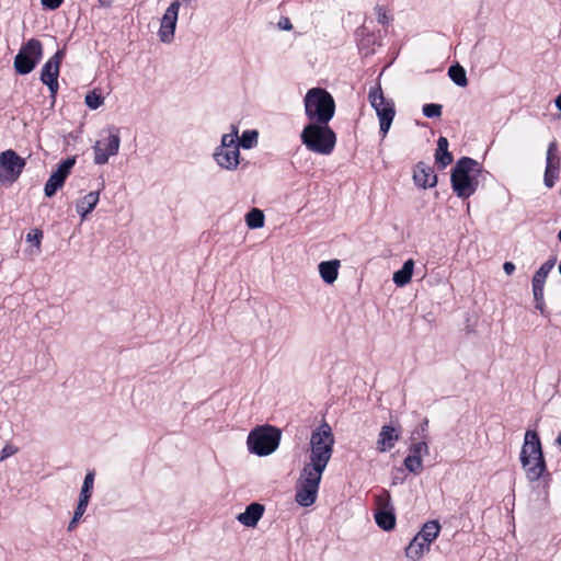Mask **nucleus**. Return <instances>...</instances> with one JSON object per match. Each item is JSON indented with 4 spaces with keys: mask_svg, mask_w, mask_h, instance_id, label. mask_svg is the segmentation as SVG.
<instances>
[{
    "mask_svg": "<svg viewBox=\"0 0 561 561\" xmlns=\"http://www.w3.org/2000/svg\"><path fill=\"white\" fill-rule=\"evenodd\" d=\"M439 531V523L437 520H430L423 525L416 536L423 540V542H427V545L431 546V543L438 537Z\"/></svg>",
    "mask_w": 561,
    "mask_h": 561,
    "instance_id": "nucleus-25",
    "label": "nucleus"
},
{
    "mask_svg": "<svg viewBox=\"0 0 561 561\" xmlns=\"http://www.w3.org/2000/svg\"><path fill=\"white\" fill-rule=\"evenodd\" d=\"M179 14V3L172 2L165 10L159 30L160 39L169 43L173 39Z\"/></svg>",
    "mask_w": 561,
    "mask_h": 561,
    "instance_id": "nucleus-16",
    "label": "nucleus"
},
{
    "mask_svg": "<svg viewBox=\"0 0 561 561\" xmlns=\"http://www.w3.org/2000/svg\"><path fill=\"white\" fill-rule=\"evenodd\" d=\"M334 443L331 426L325 422L322 423L311 434L309 461L302 469L322 474L332 457Z\"/></svg>",
    "mask_w": 561,
    "mask_h": 561,
    "instance_id": "nucleus-1",
    "label": "nucleus"
},
{
    "mask_svg": "<svg viewBox=\"0 0 561 561\" xmlns=\"http://www.w3.org/2000/svg\"><path fill=\"white\" fill-rule=\"evenodd\" d=\"M305 113L310 123L329 124L335 113L333 96L322 88L310 89L305 96Z\"/></svg>",
    "mask_w": 561,
    "mask_h": 561,
    "instance_id": "nucleus-4",
    "label": "nucleus"
},
{
    "mask_svg": "<svg viewBox=\"0 0 561 561\" xmlns=\"http://www.w3.org/2000/svg\"><path fill=\"white\" fill-rule=\"evenodd\" d=\"M99 202V193L90 192L83 196L77 203V211L81 216V219H85L87 215L90 214Z\"/></svg>",
    "mask_w": 561,
    "mask_h": 561,
    "instance_id": "nucleus-24",
    "label": "nucleus"
},
{
    "mask_svg": "<svg viewBox=\"0 0 561 561\" xmlns=\"http://www.w3.org/2000/svg\"><path fill=\"white\" fill-rule=\"evenodd\" d=\"M75 163L76 160L73 158H68L58 165L55 172L51 173L44 187V192L47 197L54 196L57 191L62 187Z\"/></svg>",
    "mask_w": 561,
    "mask_h": 561,
    "instance_id": "nucleus-15",
    "label": "nucleus"
},
{
    "mask_svg": "<svg viewBox=\"0 0 561 561\" xmlns=\"http://www.w3.org/2000/svg\"><path fill=\"white\" fill-rule=\"evenodd\" d=\"M558 238H559V240H560V242H561V230H560V231H559V233H558Z\"/></svg>",
    "mask_w": 561,
    "mask_h": 561,
    "instance_id": "nucleus-49",
    "label": "nucleus"
},
{
    "mask_svg": "<svg viewBox=\"0 0 561 561\" xmlns=\"http://www.w3.org/2000/svg\"><path fill=\"white\" fill-rule=\"evenodd\" d=\"M426 448H427V445L424 442L414 444L412 447V453L410 455H420L421 456L422 450L426 449Z\"/></svg>",
    "mask_w": 561,
    "mask_h": 561,
    "instance_id": "nucleus-42",
    "label": "nucleus"
},
{
    "mask_svg": "<svg viewBox=\"0 0 561 561\" xmlns=\"http://www.w3.org/2000/svg\"><path fill=\"white\" fill-rule=\"evenodd\" d=\"M279 27L285 31H290L293 28V24L288 18H282L278 23Z\"/></svg>",
    "mask_w": 561,
    "mask_h": 561,
    "instance_id": "nucleus-43",
    "label": "nucleus"
},
{
    "mask_svg": "<svg viewBox=\"0 0 561 561\" xmlns=\"http://www.w3.org/2000/svg\"><path fill=\"white\" fill-rule=\"evenodd\" d=\"M119 136L116 129H108L106 137L98 140L93 146L94 162L96 164H105L111 156L117 153L119 148Z\"/></svg>",
    "mask_w": 561,
    "mask_h": 561,
    "instance_id": "nucleus-14",
    "label": "nucleus"
},
{
    "mask_svg": "<svg viewBox=\"0 0 561 561\" xmlns=\"http://www.w3.org/2000/svg\"><path fill=\"white\" fill-rule=\"evenodd\" d=\"M375 522L383 530H391L396 526V515L391 505L390 493L382 490L379 494L375 495Z\"/></svg>",
    "mask_w": 561,
    "mask_h": 561,
    "instance_id": "nucleus-12",
    "label": "nucleus"
},
{
    "mask_svg": "<svg viewBox=\"0 0 561 561\" xmlns=\"http://www.w3.org/2000/svg\"><path fill=\"white\" fill-rule=\"evenodd\" d=\"M300 138L308 150L323 156L331 154L336 145V134L329 124L309 123Z\"/></svg>",
    "mask_w": 561,
    "mask_h": 561,
    "instance_id": "nucleus-5",
    "label": "nucleus"
},
{
    "mask_svg": "<svg viewBox=\"0 0 561 561\" xmlns=\"http://www.w3.org/2000/svg\"><path fill=\"white\" fill-rule=\"evenodd\" d=\"M442 105L435 103H428L423 106V114L426 117H440L442 116Z\"/></svg>",
    "mask_w": 561,
    "mask_h": 561,
    "instance_id": "nucleus-36",
    "label": "nucleus"
},
{
    "mask_svg": "<svg viewBox=\"0 0 561 561\" xmlns=\"http://www.w3.org/2000/svg\"><path fill=\"white\" fill-rule=\"evenodd\" d=\"M448 76L459 87H467L468 79L466 70L460 65H453L448 69Z\"/></svg>",
    "mask_w": 561,
    "mask_h": 561,
    "instance_id": "nucleus-27",
    "label": "nucleus"
},
{
    "mask_svg": "<svg viewBox=\"0 0 561 561\" xmlns=\"http://www.w3.org/2000/svg\"><path fill=\"white\" fill-rule=\"evenodd\" d=\"M322 474L302 469L296 486V502L305 507L311 506L316 500Z\"/></svg>",
    "mask_w": 561,
    "mask_h": 561,
    "instance_id": "nucleus-10",
    "label": "nucleus"
},
{
    "mask_svg": "<svg viewBox=\"0 0 561 561\" xmlns=\"http://www.w3.org/2000/svg\"><path fill=\"white\" fill-rule=\"evenodd\" d=\"M89 501L90 499H87L85 496H79V502L75 508L73 515L81 518L87 511Z\"/></svg>",
    "mask_w": 561,
    "mask_h": 561,
    "instance_id": "nucleus-39",
    "label": "nucleus"
},
{
    "mask_svg": "<svg viewBox=\"0 0 561 561\" xmlns=\"http://www.w3.org/2000/svg\"><path fill=\"white\" fill-rule=\"evenodd\" d=\"M264 505L260 503H251L243 513H240L237 519L247 527H255L263 516Z\"/></svg>",
    "mask_w": 561,
    "mask_h": 561,
    "instance_id": "nucleus-19",
    "label": "nucleus"
},
{
    "mask_svg": "<svg viewBox=\"0 0 561 561\" xmlns=\"http://www.w3.org/2000/svg\"><path fill=\"white\" fill-rule=\"evenodd\" d=\"M503 270L507 275H511L515 271V265L512 262H505L503 265Z\"/></svg>",
    "mask_w": 561,
    "mask_h": 561,
    "instance_id": "nucleus-45",
    "label": "nucleus"
},
{
    "mask_svg": "<svg viewBox=\"0 0 561 561\" xmlns=\"http://www.w3.org/2000/svg\"><path fill=\"white\" fill-rule=\"evenodd\" d=\"M545 289H533L535 307L542 316H546V302L543 297Z\"/></svg>",
    "mask_w": 561,
    "mask_h": 561,
    "instance_id": "nucleus-35",
    "label": "nucleus"
},
{
    "mask_svg": "<svg viewBox=\"0 0 561 561\" xmlns=\"http://www.w3.org/2000/svg\"><path fill=\"white\" fill-rule=\"evenodd\" d=\"M339 260L321 262L319 264V273L321 278L328 284L334 283L339 275Z\"/></svg>",
    "mask_w": 561,
    "mask_h": 561,
    "instance_id": "nucleus-22",
    "label": "nucleus"
},
{
    "mask_svg": "<svg viewBox=\"0 0 561 561\" xmlns=\"http://www.w3.org/2000/svg\"><path fill=\"white\" fill-rule=\"evenodd\" d=\"M556 106L561 111V93L556 99Z\"/></svg>",
    "mask_w": 561,
    "mask_h": 561,
    "instance_id": "nucleus-47",
    "label": "nucleus"
},
{
    "mask_svg": "<svg viewBox=\"0 0 561 561\" xmlns=\"http://www.w3.org/2000/svg\"><path fill=\"white\" fill-rule=\"evenodd\" d=\"M414 268V261L409 259L402 265V267L394 272L393 282L397 286L403 287L411 282L412 274Z\"/></svg>",
    "mask_w": 561,
    "mask_h": 561,
    "instance_id": "nucleus-26",
    "label": "nucleus"
},
{
    "mask_svg": "<svg viewBox=\"0 0 561 561\" xmlns=\"http://www.w3.org/2000/svg\"><path fill=\"white\" fill-rule=\"evenodd\" d=\"M557 257L552 256L546 261L533 276V289H545L546 278L554 267Z\"/></svg>",
    "mask_w": 561,
    "mask_h": 561,
    "instance_id": "nucleus-21",
    "label": "nucleus"
},
{
    "mask_svg": "<svg viewBox=\"0 0 561 561\" xmlns=\"http://www.w3.org/2000/svg\"><path fill=\"white\" fill-rule=\"evenodd\" d=\"M94 477L95 472L93 470L87 472L79 496H85L87 499H91L94 485Z\"/></svg>",
    "mask_w": 561,
    "mask_h": 561,
    "instance_id": "nucleus-30",
    "label": "nucleus"
},
{
    "mask_svg": "<svg viewBox=\"0 0 561 561\" xmlns=\"http://www.w3.org/2000/svg\"><path fill=\"white\" fill-rule=\"evenodd\" d=\"M556 443L561 446V432L559 433L557 439H556Z\"/></svg>",
    "mask_w": 561,
    "mask_h": 561,
    "instance_id": "nucleus-48",
    "label": "nucleus"
},
{
    "mask_svg": "<svg viewBox=\"0 0 561 561\" xmlns=\"http://www.w3.org/2000/svg\"><path fill=\"white\" fill-rule=\"evenodd\" d=\"M368 100L376 111L379 118V131L382 138H385L396 116L394 102L383 95V91L379 83L370 88Z\"/></svg>",
    "mask_w": 561,
    "mask_h": 561,
    "instance_id": "nucleus-6",
    "label": "nucleus"
},
{
    "mask_svg": "<svg viewBox=\"0 0 561 561\" xmlns=\"http://www.w3.org/2000/svg\"><path fill=\"white\" fill-rule=\"evenodd\" d=\"M42 4L49 10L58 9L64 0H41Z\"/></svg>",
    "mask_w": 561,
    "mask_h": 561,
    "instance_id": "nucleus-41",
    "label": "nucleus"
},
{
    "mask_svg": "<svg viewBox=\"0 0 561 561\" xmlns=\"http://www.w3.org/2000/svg\"><path fill=\"white\" fill-rule=\"evenodd\" d=\"M43 57V44L37 38L24 43L14 58V69L19 75L32 72Z\"/></svg>",
    "mask_w": 561,
    "mask_h": 561,
    "instance_id": "nucleus-8",
    "label": "nucleus"
},
{
    "mask_svg": "<svg viewBox=\"0 0 561 561\" xmlns=\"http://www.w3.org/2000/svg\"><path fill=\"white\" fill-rule=\"evenodd\" d=\"M65 57L64 50H57L42 67L41 81L48 87L53 99L56 98L58 92V77L60 72V65Z\"/></svg>",
    "mask_w": 561,
    "mask_h": 561,
    "instance_id": "nucleus-13",
    "label": "nucleus"
},
{
    "mask_svg": "<svg viewBox=\"0 0 561 561\" xmlns=\"http://www.w3.org/2000/svg\"><path fill=\"white\" fill-rule=\"evenodd\" d=\"M559 272L561 274V261H560V264H559Z\"/></svg>",
    "mask_w": 561,
    "mask_h": 561,
    "instance_id": "nucleus-50",
    "label": "nucleus"
},
{
    "mask_svg": "<svg viewBox=\"0 0 561 561\" xmlns=\"http://www.w3.org/2000/svg\"><path fill=\"white\" fill-rule=\"evenodd\" d=\"M430 550L427 542H423L417 536H415L409 546L405 548V557L410 561H417L422 558L425 551Z\"/></svg>",
    "mask_w": 561,
    "mask_h": 561,
    "instance_id": "nucleus-23",
    "label": "nucleus"
},
{
    "mask_svg": "<svg viewBox=\"0 0 561 561\" xmlns=\"http://www.w3.org/2000/svg\"><path fill=\"white\" fill-rule=\"evenodd\" d=\"M264 214L259 208H252L247 215H245V222L249 228L256 229L264 226Z\"/></svg>",
    "mask_w": 561,
    "mask_h": 561,
    "instance_id": "nucleus-28",
    "label": "nucleus"
},
{
    "mask_svg": "<svg viewBox=\"0 0 561 561\" xmlns=\"http://www.w3.org/2000/svg\"><path fill=\"white\" fill-rule=\"evenodd\" d=\"M481 164L470 158L461 157L451 170L450 182L455 194L459 198H468L478 188V175L481 173Z\"/></svg>",
    "mask_w": 561,
    "mask_h": 561,
    "instance_id": "nucleus-3",
    "label": "nucleus"
},
{
    "mask_svg": "<svg viewBox=\"0 0 561 561\" xmlns=\"http://www.w3.org/2000/svg\"><path fill=\"white\" fill-rule=\"evenodd\" d=\"M79 520H80V517L73 515V517L71 518V520L68 524V531H73L77 528Z\"/></svg>",
    "mask_w": 561,
    "mask_h": 561,
    "instance_id": "nucleus-44",
    "label": "nucleus"
},
{
    "mask_svg": "<svg viewBox=\"0 0 561 561\" xmlns=\"http://www.w3.org/2000/svg\"><path fill=\"white\" fill-rule=\"evenodd\" d=\"M26 240L31 243H33L37 250H41V244H42V240H43V231L41 229H32L27 234H26Z\"/></svg>",
    "mask_w": 561,
    "mask_h": 561,
    "instance_id": "nucleus-37",
    "label": "nucleus"
},
{
    "mask_svg": "<svg viewBox=\"0 0 561 561\" xmlns=\"http://www.w3.org/2000/svg\"><path fill=\"white\" fill-rule=\"evenodd\" d=\"M19 451V448L11 445V444H7L2 450H1V455H0V461H3L5 460L7 458L15 455L16 453Z\"/></svg>",
    "mask_w": 561,
    "mask_h": 561,
    "instance_id": "nucleus-40",
    "label": "nucleus"
},
{
    "mask_svg": "<svg viewBox=\"0 0 561 561\" xmlns=\"http://www.w3.org/2000/svg\"><path fill=\"white\" fill-rule=\"evenodd\" d=\"M98 2L101 7L108 8L113 4L114 0H98Z\"/></svg>",
    "mask_w": 561,
    "mask_h": 561,
    "instance_id": "nucleus-46",
    "label": "nucleus"
},
{
    "mask_svg": "<svg viewBox=\"0 0 561 561\" xmlns=\"http://www.w3.org/2000/svg\"><path fill=\"white\" fill-rule=\"evenodd\" d=\"M520 462L529 481H538L545 476L550 477L543 457L539 435L536 431L525 433L524 445L520 450Z\"/></svg>",
    "mask_w": 561,
    "mask_h": 561,
    "instance_id": "nucleus-2",
    "label": "nucleus"
},
{
    "mask_svg": "<svg viewBox=\"0 0 561 561\" xmlns=\"http://www.w3.org/2000/svg\"><path fill=\"white\" fill-rule=\"evenodd\" d=\"M559 173H560V167L546 163V170H545V176H543L545 185L547 187L551 188L554 185L556 181L558 180Z\"/></svg>",
    "mask_w": 561,
    "mask_h": 561,
    "instance_id": "nucleus-29",
    "label": "nucleus"
},
{
    "mask_svg": "<svg viewBox=\"0 0 561 561\" xmlns=\"http://www.w3.org/2000/svg\"><path fill=\"white\" fill-rule=\"evenodd\" d=\"M413 180L415 185L422 188H431L437 184V175L433 167L422 161L414 167Z\"/></svg>",
    "mask_w": 561,
    "mask_h": 561,
    "instance_id": "nucleus-17",
    "label": "nucleus"
},
{
    "mask_svg": "<svg viewBox=\"0 0 561 561\" xmlns=\"http://www.w3.org/2000/svg\"><path fill=\"white\" fill-rule=\"evenodd\" d=\"M280 431L274 426H261L248 436V447L251 453L259 456H267L272 454L279 444Z\"/></svg>",
    "mask_w": 561,
    "mask_h": 561,
    "instance_id": "nucleus-7",
    "label": "nucleus"
},
{
    "mask_svg": "<svg viewBox=\"0 0 561 561\" xmlns=\"http://www.w3.org/2000/svg\"><path fill=\"white\" fill-rule=\"evenodd\" d=\"M546 163L560 167V156L556 140L551 141L548 146Z\"/></svg>",
    "mask_w": 561,
    "mask_h": 561,
    "instance_id": "nucleus-33",
    "label": "nucleus"
},
{
    "mask_svg": "<svg viewBox=\"0 0 561 561\" xmlns=\"http://www.w3.org/2000/svg\"><path fill=\"white\" fill-rule=\"evenodd\" d=\"M448 139L446 137L440 136L438 138L437 148L435 150V162L439 169H445L454 160L451 152L448 150Z\"/></svg>",
    "mask_w": 561,
    "mask_h": 561,
    "instance_id": "nucleus-20",
    "label": "nucleus"
},
{
    "mask_svg": "<svg viewBox=\"0 0 561 561\" xmlns=\"http://www.w3.org/2000/svg\"><path fill=\"white\" fill-rule=\"evenodd\" d=\"M239 157L238 130L233 127L231 134L222 136L221 145L216 149L214 158L221 168L234 170L239 165Z\"/></svg>",
    "mask_w": 561,
    "mask_h": 561,
    "instance_id": "nucleus-9",
    "label": "nucleus"
},
{
    "mask_svg": "<svg viewBox=\"0 0 561 561\" xmlns=\"http://www.w3.org/2000/svg\"><path fill=\"white\" fill-rule=\"evenodd\" d=\"M404 466L405 468L414 473H420L422 470V458L420 455H409L404 459Z\"/></svg>",
    "mask_w": 561,
    "mask_h": 561,
    "instance_id": "nucleus-32",
    "label": "nucleus"
},
{
    "mask_svg": "<svg viewBox=\"0 0 561 561\" xmlns=\"http://www.w3.org/2000/svg\"><path fill=\"white\" fill-rule=\"evenodd\" d=\"M104 102V98L101 95V93L96 92L95 90L89 92L85 95V104L91 110L99 108Z\"/></svg>",
    "mask_w": 561,
    "mask_h": 561,
    "instance_id": "nucleus-34",
    "label": "nucleus"
},
{
    "mask_svg": "<svg viewBox=\"0 0 561 561\" xmlns=\"http://www.w3.org/2000/svg\"><path fill=\"white\" fill-rule=\"evenodd\" d=\"M257 131L256 130H245L243 131L238 145L244 149H250L254 147L257 142Z\"/></svg>",
    "mask_w": 561,
    "mask_h": 561,
    "instance_id": "nucleus-31",
    "label": "nucleus"
},
{
    "mask_svg": "<svg viewBox=\"0 0 561 561\" xmlns=\"http://www.w3.org/2000/svg\"><path fill=\"white\" fill-rule=\"evenodd\" d=\"M401 427L391 425H383L379 432L377 439V449L380 453L392 449L400 438Z\"/></svg>",
    "mask_w": 561,
    "mask_h": 561,
    "instance_id": "nucleus-18",
    "label": "nucleus"
},
{
    "mask_svg": "<svg viewBox=\"0 0 561 561\" xmlns=\"http://www.w3.org/2000/svg\"><path fill=\"white\" fill-rule=\"evenodd\" d=\"M376 19L380 24H388L389 23V15L388 10L383 5H376L375 8Z\"/></svg>",
    "mask_w": 561,
    "mask_h": 561,
    "instance_id": "nucleus-38",
    "label": "nucleus"
},
{
    "mask_svg": "<svg viewBox=\"0 0 561 561\" xmlns=\"http://www.w3.org/2000/svg\"><path fill=\"white\" fill-rule=\"evenodd\" d=\"M26 162L14 150L8 149L0 153V181L1 182H15Z\"/></svg>",
    "mask_w": 561,
    "mask_h": 561,
    "instance_id": "nucleus-11",
    "label": "nucleus"
}]
</instances>
